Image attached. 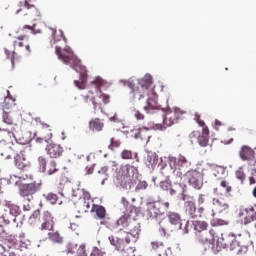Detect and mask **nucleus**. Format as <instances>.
Listing matches in <instances>:
<instances>
[{
    "label": "nucleus",
    "instance_id": "obj_1",
    "mask_svg": "<svg viewBox=\"0 0 256 256\" xmlns=\"http://www.w3.org/2000/svg\"><path fill=\"white\" fill-rule=\"evenodd\" d=\"M124 85L132 89L131 97L135 101L136 105H142L146 113H153L159 111L161 106L157 102V94L153 91V78L151 76H145L142 80L139 81L138 86L135 87V83L131 80L121 81Z\"/></svg>",
    "mask_w": 256,
    "mask_h": 256
},
{
    "label": "nucleus",
    "instance_id": "obj_31",
    "mask_svg": "<svg viewBox=\"0 0 256 256\" xmlns=\"http://www.w3.org/2000/svg\"><path fill=\"white\" fill-rule=\"evenodd\" d=\"M198 144L200 147L209 145V127H204L202 133L198 136Z\"/></svg>",
    "mask_w": 256,
    "mask_h": 256
},
{
    "label": "nucleus",
    "instance_id": "obj_14",
    "mask_svg": "<svg viewBox=\"0 0 256 256\" xmlns=\"http://www.w3.org/2000/svg\"><path fill=\"white\" fill-rule=\"evenodd\" d=\"M185 111L181 110L180 108H174L173 110H167L165 117H164V125L166 127H171L179 123V119L185 115Z\"/></svg>",
    "mask_w": 256,
    "mask_h": 256
},
{
    "label": "nucleus",
    "instance_id": "obj_16",
    "mask_svg": "<svg viewBox=\"0 0 256 256\" xmlns=\"http://www.w3.org/2000/svg\"><path fill=\"white\" fill-rule=\"evenodd\" d=\"M168 164L171 167V169H173V167H176V169L183 170V172L187 171V169L191 167V162H189V160H187L185 156H179L178 158L169 156Z\"/></svg>",
    "mask_w": 256,
    "mask_h": 256
},
{
    "label": "nucleus",
    "instance_id": "obj_52",
    "mask_svg": "<svg viewBox=\"0 0 256 256\" xmlns=\"http://www.w3.org/2000/svg\"><path fill=\"white\" fill-rule=\"evenodd\" d=\"M105 254L103 253V251H101V249L94 247L92 249V252L90 254V256H104Z\"/></svg>",
    "mask_w": 256,
    "mask_h": 256
},
{
    "label": "nucleus",
    "instance_id": "obj_4",
    "mask_svg": "<svg viewBox=\"0 0 256 256\" xmlns=\"http://www.w3.org/2000/svg\"><path fill=\"white\" fill-rule=\"evenodd\" d=\"M138 176L139 170L135 166L127 164L116 168V181L118 185H121L125 189L131 187V185H135Z\"/></svg>",
    "mask_w": 256,
    "mask_h": 256
},
{
    "label": "nucleus",
    "instance_id": "obj_25",
    "mask_svg": "<svg viewBox=\"0 0 256 256\" xmlns=\"http://www.w3.org/2000/svg\"><path fill=\"white\" fill-rule=\"evenodd\" d=\"M213 205L214 210L217 213H223V211H227V209H229V203H227L223 198H214Z\"/></svg>",
    "mask_w": 256,
    "mask_h": 256
},
{
    "label": "nucleus",
    "instance_id": "obj_24",
    "mask_svg": "<svg viewBox=\"0 0 256 256\" xmlns=\"http://www.w3.org/2000/svg\"><path fill=\"white\" fill-rule=\"evenodd\" d=\"M242 161H251L255 159V150L249 146H243L239 152Z\"/></svg>",
    "mask_w": 256,
    "mask_h": 256
},
{
    "label": "nucleus",
    "instance_id": "obj_17",
    "mask_svg": "<svg viewBox=\"0 0 256 256\" xmlns=\"http://www.w3.org/2000/svg\"><path fill=\"white\" fill-rule=\"evenodd\" d=\"M55 227V217L49 211H44L41 216L40 231H53Z\"/></svg>",
    "mask_w": 256,
    "mask_h": 256
},
{
    "label": "nucleus",
    "instance_id": "obj_46",
    "mask_svg": "<svg viewBox=\"0 0 256 256\" xmlns=\"http://www.w3.org/2000/svg\"><path fill=\"white\" fill-rule=\"evenodd\" d=\"M36 27H37V25H35V24L33 26L24 25L22 27V31H25L26 29H28L29 31H31V33H33V35H37V33H41V30L37 29Z\"/></svg>",
    "mask_w": 256,
    "mask_h": 256
},
{
    "label": "nucleus",
    "instance_id": "obj_8",
    "mask_svg": "<svg viewBox=\"0 0 256 256\" xmlns=\"http://www.w3.org/2000/svg\"><path fill=\"white\" fill-rule=\"evenodd\" d=\"M169 202H163L161 200L150 202L147 209L148 219H157L163 217L167 210L169 209Z\"/></svg>",
    "mask_w": 256,
    "mask_h": 256
},
{
    "label": "nucleus",
    "instance_id": "obj_62",
    "mask_svg": "<svg viewBox=\"0 0 256 256\" xmlns=\"http://www.w3.org/2000/svg\"><path fill=\"white\" fill-rule=\"evenodd\" d=\"M14 47H25L22 41H14Z\"/></svg>",
    "mask_w": 256,
    "mask_h": 256
},
{
    "label": "nucleus",
    "instance_id": "obj_44",
    "mask_svg": "<svg viewBox=\"0 0 256 256\" xmlns=\"http://www.w3.org/2000/svg\"><path fill=\"white\" fill-rule=\"evenodd\" d=\"M211 225L212 227H221L224 225H229V221L223 220L221 218H214L213 220H211Z\"/></svg>",
    "mask_w": 256,
    "mask_h": 256
},
{
    "label": "nucleus",
    "instance_id": "obj_10",
    "mask_svg": "<svg viewBox=\"0 0 256 256\" xmlns=\"http://www.w3.org/2000/svg\"><path fill=\"white\" fill-rule=\"evenodd\" d=\"M141 233V226L139 222L130 218V222L128 223V228L126 229V234L124 235V243L129 245V243L137 241L139 239V235Z\"/></svg>",
    "mask_w": 256,
    "mask_h": 256
},
{
    "label": "nucleus",
    "instance_id": "obj_59",
    "mask_svg": "<svg viewBox=\"0 0 256 256\" xmlns=\"http://www.w3.org/2000/svg\"><path fill=\"white\" fill-rule=\"evenodd\" d=\"M205 203V195L204 194H199L198 196V205H203Z\"/></svg>",
    "mask_w": 256,
    "mask_h": 256
},
{
    "label": "nucleus",
    "instance_id": "obj_61",
    "mask_svg": "<svg viewBox=\"0 0 256 256\" xmlns=\"http://www.w3.org/2000/svg\"><path fill=\"white\" fill-rule=\"evenodd\" d=\"M46 129H51V125L46 124V123H41V129L40 131H46Z\"/></svg>",
    "mask_w": 256,
    "mask_h": 256
},
{
    "label": "nucleus",
    "instance_id": "obj_30",
    "mask_svg": "<svg viewBox=\"0 0 256 256\" xmlns=\"http://www.w3.org/2000/svg\"><path fill=\"white\" fill-rule=\"evenodd\" d=\"M40 135L41 137L36 139V143H49L53 138V130L51 128L48 130H40Z\"/></svg>",
    "mask_w": 256,
    "mask_h": 256
},
{
    "label": "nucleus",
    "instance_id": "obj_34",
    "mask_svg": "<svg viewBox=\"0 0 256 256\" xmlns=\"http://www.w3.org/2000/svg\"><path fill=\"white\" fill-rule=\"evenodd\" d=\"M131 137H134V139H141L142 141L149 139V135H147V130H143L141 128L132 129Z\"/></svg>",
    "mask_w": 256,
    "mask_h": 256
},
{
    "label": "nucleus",
    "instance_id": "obj_56",
    "mask_svg": "<svg viewBox=\"0 0 256 256\" xmlns=\"http://www.w3.org/2000/svg\"><path fill=\"white\" fill-rule=\"evenodd\" d=\"M236 177L237 179H239L240 181H245V173L241 170H238L236 172Z\"/></svg>",
    "mask_w": 256,
    "mask_h": 256
},
{
    "label": "nucleus",
    "instance_id": "obj_39",
    "mask_svg": "<svg viewBox=\"0 0 256 256\" xmlns=\"http://www.w3.org/2000/svg\"><path fill=\"white\" fill-rule=\"evenodd\" d=\"M51 31H52V37L54 39V43L61 41V39H63L64 43H67V38L65 37L63 30H59V34H57V29L51 28Z\"/></svg>",
    "mask_w": 256,
    "mask_h": 256
},
{
    "label": "nucleus",
    "instance_id": "obj_63",
    "mask_svg": "<svg viewBox=\"0 0 256 256\" xmlns=\"http://www.w3.org/2000/svg\"><path fill=\"white\" fill-rule=\"evenodd\" d=\"M160 187H162L163 189L168 190L169 189V182H161Z\"/></svg>",
    "mask_w": 256,
    "mask_h": 256
},
{
    "label": "nucleus",
    "instance_id": "obj_5",
    "mask_svg": "<svg viewBox=\"0 0 256 256\" xmlns=\"http://www.w3.org/2000/svg\"><path fill=\"white\" fill-rule=\"evenodd\" d=\"M0 237L4 239L2 243H0V255L1 256H13L15 252H13V247L17 245V237L11 234L3 225H0Z\"/></svg>",
    "mask_w": 256,
    "mask_h": 256
},
{
    "label": "nucleus",
    "instance_id": "obj_53",
    "mask_svg": "<svg viewBox=\"0 0 256 256\" xmlns=\"http://www.w3.org/2000/svg\"><path fill=\"white\" fill-rule=\"evenodd\" d=\"M147 187H149V184H147V181H141L138 183V185L136 186V189L138 191H141V190H145L147 189Z\"/></svg>",
    "mask_w": 256,
    "mask_h": 256
},
{
    "label": "nucleus",
    "instance_id": "obj_48",
    "mask_svg": "<svg viewBox=\"0 0 256 256\" xmlns=\"http://www.w3.org/2000/svg\"><path fill=\"white\" fill-rule=\"evenodd\" d=\"M194 120L196 121V123H198L199 127H202V129H205V127H207V125H205V121L201 119V114L195 113Z\"/></svg>",
    "mask_w": 256,
    "mask_h": 256
},
{
    "label": "nucleus",
    "instance_id": "obj_60",
    "mask_svg": "<svg viewBox=\"0 0 256 256\" xmlns=\"http://www.w3.org/2000/svg\"><path fill=\"white\" fill-rule=\"evenodd\" d=\"M242 235H243V237H244V238L242 239L243 243H249V239H250L249 233L244 232Z\"/></svg>",
    "mask_w": 256,
    "mask_h": 256
},
{
    "label": "nucleus",
    "instance_id": "obj_58",
    "mask_svg": "<svg viewBox=\"0 0 256 256\" xmlns=\"http://www.w3.org/2000/svg\"><path fill=\"white\" fill-rule=\"evenodd\" d=\"M161 235H163L165 237V235H167V232L169 231V228L163 226L160 224V229H159Z\"/></svg>",
    "mask_w": 256,
    "mask_h": 256
},
{
    "label": "nucleus",
    "instance_id": "obj_50",
    "mask_svg": "<svg viewBox=\"0 0 256 256\" xmlns=\"http://www.w3.org/2000/svg\"><path fill=\"white\" fill-rule=\"evenodd\" d=\"M133 115L134 117L137 119V121H143V119H145V115H143V113H141L139 110L134 109L133 110Z\"/></svg>",
    "mask_w": 256,
    "mask_h": 256
},
{
    "label": "nucleus",
    "instance_id": "obj_47",
    "mask_svg": "<svg viewBox=\"0 0 256 256\" xmlns=\"http://www.w3.org/2000/svg\"><path fill=\"white\" fill-rule=\"evenodd\" d=\"M5 55L7 57V59H10L12 65H15V51H11L7 48H5Z\"/></svg>",
    "mask_w": 256,
    "mask_h": 256
},
{
    "label": "nucleus",
    "instance_id": "obj_2",
    "mask_svg": "<svg viewBox=\"0 0 256 256\" xmlns=\"http://www.w3.org/2000/svg\"><path fill=\"white\" fill-rule=\"evenodd\" d=\"M55 54L65 65H70L74 71L80 74L82 84L87 83V68L81 65V60L75 56L71 47L66 46L62 50L60 46H56Z\"/></svg>",
    "mask_w": 256,
    "mask_h": 256
},
{
    "label": "nucleus",
    "instance_id": "obj_12",
    "mask_svg": "<svg viewBox=\"0 0 256 256\" xmlns=\"http://www.w3.org/2000/svg\"><path fill=\"white\" fill-rule=\"evenodd\" d=\"M184 213L190 219H201L203 217V213H205L204 207H199L197 209V205L193 200H187L184 202Z\"/></svg>",
    "mask_w": 256,
    "mask_h": 256
},
{
    "label": "nucleus",
    "instance_id": "obj_15",
    "mask_svg": "<svg viewBox=\"0 0 256 256\" xmlns=\"http://www.w3.org/2000/svg\"><path fill=\"white\" fill-rule=\"evenodd\" d=\"M39 169L42 173H47V175H55L59 172V167H57V162L55 160H47L44 157L38 158Z\"/></svg>",
    "mask_w": 256,
    "mask_h": 256
},
{
    "label": "nucleus",
    "instance_id": "obj_35",
    "mask_svg": "<svg viewBox=\"0 0 256 256\" xmlns=\"http://www.w3.org/2000/svg\"><path fill=\"white\" fill-rule=\"evenodd\" d=\"M151 249L154 253H157L158 256H161V253H165L166 251L165 243L161 241H153L151 242Z\"/></svg>",
    "mask_w": 256,
    "mask_h": 256
},
{
    "label": "nucleus",
    "instance_id": "obj_21",
    "mask_svg": "<svg viewBox=\"0 0 256 256\" xmlns=\"http://www.w3.org/2000/svg\"><path fill=\"white\" fill-rule=\"evenodd\" d=\"M239 217L244 219V225H249L255 221V208L252 206H248L246 208L240 209Z\"/></svg>",
    "mask_w": 256,
    "mask_h": 256
},
{
    "label": "nucleus",
    "instance_id": "obj_36",
    "mask_svg": "<svg viewBox=\"0 0 256 256\" xmlns=\"http://www.w3.org/2000/svg\"><path fill=\"white\" fill-rule=\"evenodd\" d=\"M48 239L49 241H52V243H57L58 245L63 244V236H61V233L59 231H52L48 233Z\"/></svg>",
    "mask_w": 256,
    "mask_h": 256
},
{
    "label": "nucleus",
    "instance_id": "obj_9",
    "mask_svg": "<svg viewBox=\"0 0 256 256\" xmlns=\"http://www.w3.org/2000/svg\"><path fill=\"white\" fill-rule=\"evenodd\" d=\"M184 177L193 189L199 190L203 187V172L199 168L188 170Z\"/></svg>",
    "mask_w": 256,
    "mask_h": 256
},
{
    "label": "nucleus",
    "instance_id": "obj_45",
    "mask_svg": "<svg viewBox=\"0 0 256 256\" xmlns=\"http://www.w3.org/2000/svg\"><path fill=\"white\" fill-rule=\"evenodd\" d=\"M119 147H121V141L115 140V138H111L110 145L108 146V149H110V151H114L115 149H117Z\"/></svg>",
    "mask_w": 256,
    "mask_h": 256
},
{
    "label": "nucleus",
    "instance_id": "obj_7",
    "mask_svg": "<svg viewBox=\"0 0 256 256\" xmlns=\"http://www.w3.org/2000/svg\"><path fill=\"white\" fill-rule=\"evenodd\" d=\"M194 227V231L197 233L198 241L200 243H211V241H215V230L210 229L208 232L207 229H209V223L206 221L196 220L192 223ZM204 233V235L202 234Z\"/></svg>",
    "mask_w": 256,
    "mask_h": 256
},
{
    "label": "nucleus",
    "instance_id": "obj_6",
    "mask_svg": "<svg viewBox=\"0 0 256 256\" xmlns=\"http://www.w3.org/2000/svg\"><path fill=\"white\" fill-rule=\"evenodd\" d=\"M130 221L131 217L127 216H122L117 220V237H109L111 245H113L116 249H123V243H125V234L129 227Z\"/></svg>",
    "mask_w": 256,
    "mask_h": 256
},
{
    "label": "nucleus",
    "instance_id": "obj_37",
    "mask_svg": "<svg viewBox=\"0 0 256 256\" xmlns=\"http://www.w3.org/2000/svg\"><path fill=\"white\" fill-rule=\"evenodd\" d=\"M111 175V171L109 170V167L104 166L98 171V179L102 180V185H105V181L109 179V176Z\"/></svg>",
    "mask_w": 256,
    "mask_h": 256
},
{
    "label": "nucleus",
    "instance_id": "obj_32",
    "mask_svg": "<svg viewBox=\"0 0 256 256\" xmlns=\"http://www.w3.org/2000/svg\"><path fill=\"white\" fill-rule=\"evenodd\" d=\"M105 127V123L99 118H93L89 121V129L90 131H103V128Z\"/></svg>",
    "mask_w": 256,
    "mask_h": 256
},
{
    "label": "nucleus",
    "instance_id": "obj_11",
    "mask_svg": "<svg viewBox=\"0 0 256 256\" xmlns=\"http://www.w3.org/2000/svg\"><path fill=\"white\" fill-rule=\"evenodd\" d=\"M39 189H41V181H34L29 184H22L19 188L20 197H23L26 201H33V195H35Z\"/></svg>",
    "mask_w": 256,
    "mask_h": 256
},
{
    "label": "nucleus",
    "instance_id": "obj_42",
    "mask_svg": "<svg viewBox=\"0 0 256 256\" xmlns=\"http://www.w3.org/2000/svg\"><path fill=\"white\" fill-rule=\"evenodd\" d=\"M43 197L48 201V203H51V205H55L57 201L59 200V196L55 193H48V194H43Z\"/></svg>",
    "mask_w": 256,
    "mask_h": 256
},
{
    "label": "nucleus",
    "instance_id": "obj_27",
    "mask_svg": "<svg viewBox=\"0 0 256 256\" xmlns=\"http://www.w3.org/2000/svg\"><path fill=\"white\" fill-rule=\"evenodd\" d=\"M3 121L6 125H17L19 123V115L15 112H4Z\"/></svg>",
    "mask_w": 256,
    "mask_h": 256
},
{
    "label": "nucleus",
    "instance_id": "obj_49",
    "mask_svg": "<svg viewBox=\"0 0 256 256\" xmlns=\"http://www.w3.org/2000/svg\"><path fill=\"white\" fill-rule=\"evenodd\" d=\"M41 217V210H35L29 218L30 223H33L35 219H39Z\"/></svg>",
    "mask_w": 256,
    "mask_h": 256
},
{
    "label": "nucleus",
    "instance_id": "obj_40",
    "mask_svg": "<svg viewBox=\"0 0 256 256\" xmlns=\"http://www.w3.org/2000/svg\"><path fill=\"white\" fill-rule=\"evenodd\" d=\"M173 180L176 184H181V181H183V170L181 168L173 167Z\"/></svg>",
    "mask_w": 256,
    "mask_h": 256
},
{
    "label": "nucleus",
    "instance_id": "obj_20",
    "mask_svg": "<svg viewBox=\"0 0 256 256\" xmlns=\"http://www.w3.org/2000/svg\"><path fill=\"white\" fill-rule=\"evenodd\" d=\"M66 253L67 255L88 256L87 246L85 244L77 245L70 243L67 245Z\"/></svg>",
    "mask_w": 256,
    "mask_h": 256
},
{
    "label": "nucleus",
    "instance_id": "obj_3",
    "mask_svg": "<svg viewBox=\"0 0 256 256\" xmlns=\"http://www.w3.org/2000/svg\"><path fill=\"white\" fill-rule=\"evenodd\" d=\"M105 83V80L99 76L90 83V87L96 89V93L99 92L100 94H95V92L89 91L88 94L82 96L84 105H91L92 103L94 109L96 110L97 107L101 109V105H103V103L104 105L109 103L111 96L101 93V87H104Z\"/></svg>",
    "mask_w": 256,
    "mask_h": 256
},
{
    "label": "nucleus",
    "instance_id": "obj_33",
    "mask_svg": "<svg viewBox=\"0 0 256 256\" xmlns=\"http://www.w3.org/2000/svg\"><path fill=\"white\" fill-rule=\"evenodd\" d=\"M90 211L91 213H95L98 219H105L107 216V210H105V207L101 205L93 204Z\"/></svg>",
    "mask_w": 256,
    "mask_h": 256
},
{
    "label": "nucleus",
    "instance_id": "obj_23",
    "mask_svg": "<svg viewBox=\"0 0 256 256\" xmlns=\"http://www.w3.org/2000/svg\"><path fill=\"white\" fill-rule=\"evenodd\" d=\"M6 207L8 209L6 210V213H8L9 223H11V221L15 223V221H17V217L21 215V208L16 204H12L11 202H8Z\"/></svg>",
    "mask_w": 256,
    "mask_h": 256
},
{
    "label": "nucleus",
    "instance_id": "obj_43",
    "mask_svg": "<svg viewBox=\"0 0 256 256\" xmlns=\"http://www.w3.org/2000/svg\"><path fill=\"white\" fill-rule=\"evenodd\" d=\"M80 191V197L79 199L81 201H86L88 203H91V193L85 189H81Z\"/></svg>",
    "mask_w": 256,
    "mask_h": 256
},
{
    "label": "nucleus",
    "instance_id": "obj_29",
    "mask_svg": "<svg viewBox=\"0 0 256 256\" xmlns=\"http://www.w3.org/2000/svg\"><path fill=\"white\" fill-rule=\"evenodd\" d=\"M14 163L17 169H20V171H25L27 167H29V162L27 159H25V156L23 154H17L14 157Z\"/></svg>",
    "mask_w": 256,
    "mask_h": 256
},
{
    "label": "nucleus",
    "instance_id": "obj_55",
    "mask_svg": "<svg viewBox=\"0 0 256 256\" xmlns=\"http://www.w3.org/2000/svg\"><path fill=\"white\" fill-rule=\"evenodd\" d=\"M200 135H201V132L194 130L190 133L189 137H190V139H198L199 140Z\"/></svg>",
    "mask_w": 256,
    "mask_h": 256
},
{
    "label": "nucleus",
    "instance_id": "obj_54",
    "mask_svg": "<svg viewBox=\"0 0 256 256\" xmlns=\"http://www.w3.org/2000/svg\"><path fill=\"white\" fill-rule=\"evenodd\" d=\"M31 209H32L31 202L24 199L23 211H31Z\"/></svg>",
    "mask_w": 256,
    "mask_h": 256
},
{
    "label": "nucleus",
    "instance_id": "obj_41",
    "mask_svg": "<svg viewBox=\"0 0 256 256\" xmlns=\"http://www.w3.org/2000/svg\"><path fill=\"white\" fill-rule=\"evenodd\" d=\"M117 250L122 251V256H135V249L125 246V242H123V247Z\"/></svg>",
    "mask_w": 256,
    "mask_h": 256
},
{
    "label": "nucleus",
    "instance_id": "obj_64",
    "mask_svg": "<svg viewBox=\"0 0 256 256\" xmlns=\"http://www.w3.org/2000/svg\"><path fill=\"white\" fill-rule=\"evenodd\" d=\"M25 50H26L27 55H30V53H31V46L29 44L25 45Z\"/></svg>",
    "mask_w": 256,
    "mask_h": 256
},
{
    "label": "nucleus",
    "instance_id": "obj_38",
    "mask_svg": "<svg viewBox=\"0 0 256 256\" xmlns=\"http://www.w3.org/2000/svg\"><path fill=\"white\" fill-rule=\"evenodd\" d=\"M159 163V156L156 153H149L146 158L147 167H156Z\"/></svg>",
    "mask_w": 256,
    "mask_h": 256
},
{
    "label": "nucleus",
    "instance_id": "obj_26",
    "mask_svg": "<svg viewBox=\"0 0 256 256\" xmlns=\"http://www.w3.org/2000/svg\"><path fill=\"white\" fill-rule=\"evenodd\" d=\"M35 7V5H31L29 4V1L25 0V1H20L17 6L15 7V13L16 15H19L21 13H24V15H29V13L27 11H29V9Z\"/></svg>",
    "mask_w": 256,
    "mask_h": 256
},
{
    "label": "nucleus",
    "instance_id": "obj_28",
    "mask_svg": "<svg viewBox=\"0 0 256 256\" xmlns=\"http://www.w3.org/2000/svg\"><path fill=\"white\" fill-rule=\"evenodd\" d=\"M75 209L80 215L83 213H89V210L91 209V202L78 199V201L75 202Z\"/></svg>",
    "mask_w": 256,
    "mask_h": 256
},
{
    "label": "nucleus",
    "instance_id": "obj_51",
    "mask_svg": "<svg viewBox=\"0 0 256 256\" xmlns=\"http://www.w3.org/2000/svg\"><path fill=\"white\" fill-rule=\"evenodd\" d=\"M122 159H132L133 158V152L130 150H123L121 153Z\"/></svg>",
    "mask_w": 256,
    "mask_h": 256
},
{
    "label": "nucleus",
    "instance_id": "obj_22",
    "mask_svg": "<svg viewBox=\"0 0 256 256\" xmlns=\"http://www.w3.org/2000/svg\"><path fill=\"white\" fill-rule=\"evenodd\" d=\"M231 191H233V187L225 179L220 180V184L213 189L214 195H231Z\"/></svg>",
    "mask_w": 256,
    "mask_h": 256
},
{
    "label": "nucleus",
    "instance_id": "obj_19",
    "mask_svg": "<svg viewBox=\"0 0 256 256\" xmlns=\"http://www.w3.org/2000/svg\"><path fill=\"white\" fill-rule=\"evenodd\" d=\"M224 247H230V251H241V246L237 242V237L234 234H225L222 236Z\"/></svg>",
    "mask_w": 256,
    "mask_h": 256
},
{
    "label": "nucleus",
    "instance_id": "obj_18",
    "mask_svg": "<svg viewBox=\"0 0 256 256\" xmlns=\"http://www.w3.org/2000/svg\"><path fill=\"white\" fill-rule=\"evenodd\" d=\"M46 153L50 159H59V157H63V153H65V149L61 144H49L46 147Z\"/></svg>",
    "mask_w": 256,
    "mask_h": 256
},
{
    "label": "nucleus",
    "instance_id": "obj_13",
    "mask_svg": "<svg viewBox=\"0 0 256 256\" xmlns=\"http://www.w3.org/2000/svg\"><path fill=\"white\" fill-rule=\"evenodd\" d=\"M168 221L171 225H174V227H178L181 231H183L184 234L187 235L189 233V221H185L181 219V214L176 212H169L168 213Z\"/></svg>",
    "mask_w": 256,
    "mask_h": 256
},
{
    "label": "nucleus",
    "instance_id": "obj_57",
    "mask_svg": "<svg viewBox=\"0 0 256 256\" xmlns=\"http://www.w3.org/2000/svg\"><path fill=\"white\" fill-rule=\"evenodd\" d=\"M85 171H86V175H93V171H95V164L90 167L87 166L85 168Z\"/></svg>",
    "mask_w": 256,
    "mask_h": 256
}]
</instances>
